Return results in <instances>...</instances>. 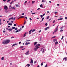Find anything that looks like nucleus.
Wrapping results in <instances>:
<instances>
[{"label": "nucleus", "instance_id": "nucleus-40", "mask_svg": "<svg viewBox=\"0 0 67 67\" xmlns=\"http://www.w3.org/2000/svg\"><path fill=\"white\" fill-rule=\"evenodd\" d=\"M21 43H22V42L21 41H20V42H19V44H21Z\"/></svg>", "mask_w": 67, "mask_h": 67}, {"label": "nucleus", "instance_id": "nucleus-10", "mask_svg": "<svg viewBox=\"0 0 67 67\" xmlns=\"http://www.w3.org/2000/svg\"><path fill=\"white\" fill-rule=\"evenodd\" d=\"M32 29L31 30L29 31V34H30L31 33H32Z\"/></svg>", "mask_w": 67, "mask_h": 67}, {"label": "nucleus", "instance_id": "nucleus-4", "mask_svg": "<svg viewBox=\"0 0 67 67\" xmlns=\"http://www.w3.org/2000/svg\"><path fill=\"white\" fill-rule=\"evenodd\" d=\"M4 9L5 10H7L8 9V7H7V6H4Z\"/></svg>", "mask_w": 67, "mask_h": 67}, {"label": "nucleus", "instance_id": "nucleus-28", "mask_svg": "<svg viewBox=\"0 0 67 67\" xmlns=\"http://www.w3.org/2000/svg\"><path fill=\"white\" fill-rule=\"evenodd\" d=\"M12 9H13V10H15V8L13 7L12 8Z\"/></svg>", "mask_w": 67, "mask_h": 67}, {"label": "nucleus", "instance_id": "nucleus-35", "mask_svg": "<svg viewBox=\"0 0 67 67\" xmlns=\"http://www.w3.org/2000/svg\"><path fill=\"white\" fill-rule=\"evenodd\" d=\"M49 16H48L46 18L47 19H49Z\"/></svg>", "mask_w": 67, "mask_h": 67}, {"label": "nucleus", "instance_id": "nucleus-7", "mask_svg": "<svg viewBox=\"0 0 67 67\" xmlns=\"http://www.w3.org/2000/svg\"><path fill=\"white\" fill-rule=\"evenodd\" d=\"M25 54L26 55H29V51H28L27 52L25 53Z\"/></svg>", "mask_w": 67, "mask_h": 67}, {"label": "nucleus", "instance_id": "nucleus-52", "mask_svg": "<svg viewBox=\"0 0 67 67\" xmlns=\"http://www.w3.org/2000/svg\"><path fill=\"white\" fill-rule=\"evenodd\" d=\"M35 13H32V14H35Z\"/></svg>", "mask_w": 67, "mask_h": 67}, {"label": "nucleus", "instance_id": "nucleus-14", "mask_svg": "<svg viewBox=\"0 0 67 67\" xmlns=\"http://www.w3.org/2000/svg\"><path fill=\"white\" fill-rule=\"evenodd\" d=\"M56 41H57V40L56 39H53V41L54 42H56Z\"/></svg>", "mask_w": 67, "mask_h": 67}, {"label": "nucleus", "instance_id": "nucleus-55", "mask_svg": "<svg viewBox=\"0 0 67 67\" xmlns=\"http://www.w3.org/2000/svg\"><path fill=\"white\" fill-rule=\"evenodd\" d=\"M26 2H27V1H25L24 3L25 4V3H26Z\"/></svg>", "mask_w": 67, "mask_h": 67}, {"label": "nucleus", "instance_id": "nucleus-34", "mask_svg": "<svg viewBox=\"0 0 67 67\" xmlns=\"http://www.w3.org/2000/svg\"><path fill=\"white\" fill-rule=\"evenodd\" d=\"M35 30V29H34L32 31V32H34Z\"/></svg>", "mask_w": 67, "mask_h": 67}, {"label": "nucleus", "instance_id": "nucleus-33", "mask_svg": "<svg viewBox=\"0 0 67 67\" xmlns=\"http://www.w3.org/2000/svg\"><path fill=\"white\" fill-rule=\"evenodd\" d=\"M63 38H64V36H62L61 38V40H63Z\"/></svg>", "mask_w": 67, "mask_h": 67}, {"label": "nucleus", "instance_id": "nucleus-21", "mask_svg": "<svg viewBox=\"0 0 67 67\" xmlns=\"http://www.w3.org/2000/svg\"><path fill=\"white\" fill-rule=\"evenodd\" d=\"M47 23H46L45 24V25H46V26H47Z\"/></svg>", "mask_w": 67, "mask_h": 67}, {"label": "nucleus", "instance_id": "nucleus-43", "mask_svg": "<svg viewBox=\"0 0 67 67\" xmlns=\"http://www.w3.org/2000/svg\"><path fill=\"white\" fill-rule=\"evenodd\" d=\"M21 18H24V17L23 16H21L20 17Z\"/></svg>", "mask_w": 67, "mask_h": 67}, {"label": "nucleus", "instance_id": "nucleus-31", "mask_svg": "<svg viewBox=\"0 0 67 67\" xmlns=\"http://www.w3.org/2000/svg\"><path fill=\"white\" fill-rule=\"evenodd\" d=\"M56 37V36H55L54 37H52V38H55Z\"/></svg>", "mask_w": 67, "mask_h": 67}, {"label": "nucleus", "instance_id": "nucleus-26", "mask_svg": "<svg viewBox=\"0 0 67 67\" xmlns=\"http://www.w3.org/2000/svg\"><path fill=\"white\" fill-rule=\"evenodd\" d=\"M12 29H13V30H14V29H15V27H12Z\"/></svg>", "mask_w": 67, "mask_h": 67}, {"label": "nucleus", "instance_id": "nucleus-19", "mask_svg": "<svg viewBox=\"0 0 67 67\" xmlns=\"http://www.w3.org/2000/svg\"><path fill=\"white\" fill-rule=\"evenodd\" d=\"M58 42L56 41L55 42V45H57V44H58Z\"/></svg>", "mask_w": 67, "mask_h": 67}, {"label": "nucleus", "instance_id": "nucleus-3", "mask_svg": "<svg viewBox=\"0 0 67 67\" xmlns=\"http://www.w3.org/2000/svg\"><path fill=\"white\" fill-rule=\"evenodd\" d=\"M16 18V17H14L13 18V17H12L11 18L9 19L8 20H11V19H13V21H14L15 20V19Z\"/></svg>", "mask_w": 67, "mask_h": 67}, {"label": "nucleus", "instance_id": "nucleus-41", "mask_svg": "<svg viewBox=\"0 0 67 67\" xmlns=\"http://www.w3.org/2000/svg\"><path fill=\"white\" fill-rule=\"evenodd\" d=\"M54 13H55V14H56L57 13V12H54Z\"/></svg>", "mask_w": 67, "mask_h": 67}, {"label": "nucleus", "instance_id": "nucleus-56", "mask_svg": "<svg viewBox=\"0 0 67 67\" xmlns=\"http://www.w3.org/2000/svg\"><path fill=\"white\" fill-rule=\"evenodd\" d=\"M17 29H18V28H17V27L15 28V30H17Z\"/></svg>", "mask_w": 67, "mask_h": 67}, {"label": "nucleus", "instance_id": "nucleus-29", "mask_svg": "<svg viewBox=\"0 0 67 67\" xmlns=\"http://www.w3.org/2000/svg\"><path fill=\"white\" fill-rule=\"evenodd\" d=\"M45 51H42V54H44V53H45Z\"/></svg>", "mask_w": 67, "mask_h": 67}, {"label": "nucleus", "instance_id": "nucleus-37", "mask_svg": "<svg viewBox=\"0 0 67 67\" xmlns=\"http://www.w3.org/2000/svg\"><path fill=\"white\" fill-rule=\"evenodd\" d=\"M13 45L14 46H15V45H18V44L15 43V44H14Z\"/></svg>", "mask_w": 67, "mask_h": 67}, {"label": "nucleus", "instance_id": "nucleus-63", "mask_svg": "<svg viewBox=\"0 0 67 67\" xmlns=\"http://www.w3.org/2000/svg\"><path fill=\"white\" fill-rule=\"evenodd\" d=\"M57 6H59V4H57Z\"/></svg>", "mask_w": 67, "mask_h": 67}, {"label": "nucleus", "instance_id": "nucleus-59", "mask_svg": "<svg viewBox=\"0 0 67 67\" xmlns=\"http://www.w3.org/2000/svg\"><path fill=\"white\" fill-rule=\"evenodd\" d=\"M23 46H21L20 47V48H23Z\"/></svg>", "mask_w": 67, "mask_h": 67}, {"label": "nucleus", "instance_id": "nucleus-51", "mask_svg": "<svg viewBox=\"0 0 67 67\" xmlns=\"http://www.w3.org/2000/svg\"><path fill=\"white\" fill-rule=\"evenodd\" d=\"M29 19L30 20H32V18H29Z\"/></svg>", "mask_w": 67, "mask_h": 67}, {"label": "nucleus", "instance_id": "nucleus-61", "mask_svg": "<svg viewBox=\"0 0 67 67\" xmlns=\"http://www.w3.org/2000/svg\"><path fill=\"white\" fill-rule=\"evenodd\" d=\"M25 23H26V21H25L24 22V24H25Z\"/></svg>", "mask_w": 67, "mask_h": 67}, {"label": "nucleus", "instance_id": "nucleus-1", "mask_svg": "<svg viewBox=\"0 0 67 67\" xmlns=\"http://www.w3.org/2000/svg\"><path fill=\"white\" fill-rule=\"evenodd\" d=\"M10 42V40L7 39L3 41L2 43V44L4 45V44H7L9 43Z\"/></svg>", "mask_w": 67, "mask_h": 67}, {"label": "nucleus", "instance_id": "nucleus-27", "mask_svg": "<svg viewBox=\"0 0 67 67\" xmlns=\"http://www.w3.org/2000/svg\"><path fill=\"white\" fill-rule=\"evenodd\" d=\"M16 7H19V5L18 4V5H16Z\"/></svg>", "mask_w": 67, "mask_h": 67}, {"label": "nucleus", "instance_id": "nucleus-58", "mask_svg": "<svg viewBox=\"0 0 67 67\" xmlns=\"http://www.w3.org/2000/svg\"><path fill=\"white\" fill-rule=\"evenodd\" d=\"M36 63V61H34V63H35H35Z\"/></svg>", "mask_w": 67, "mask_h": 67}, {"label": "nucleus", "instance_id": "nucleus-13", "mask_svg": "<svg viewBox=\"0 0 67 67\" xmlns=\"http://www.w3.org/2000/svg\"><path fill=\"white\" fill-rule=\"evenodd\" d=\"M4 57H3L1 58V60H4Z\"/></svg>", "mask_w": 67, "mask_h": 67}, {"label": "nucleus", "instance_id": "nucleus-20", "mask_svg": "<svg viewBox=\"0 0 67 67\" xmlns=\"http://www.w3.org/2000/svg\"><path fill=\"white\" fill-rule=\"evenodd\" d=\"M46 2V1L45 0H42V2Z\"/></svg>", "mask_w": 67, "mask_h": 67}, {"label": "nucleus", "instance_id": "nucleus-6", "mask_svg": "<svg viewBox=\"0 0 67 67\" xmlns=\"http://www.w3.org/2000/svg\"><path fill=\"white\" fill-rule=\"evenodd\" d=\"M30 60V63H33V59H32L31 58Z\"/></svg>", "mask_w": 67, "mask_h": 67}, {"label": "nucleus", "instance_id": "nucleus-30", "mask_svg": "<svg viewBox=\"0 0 67 67\" xmlns=\"http://www.w3.org/2000/svg\"><path fill=\"white\" fill-rule=\"evenodd\" d=\"M27 66H30V64H27Z\"/></svg>", "mask_w": 67, "mask_h": 67}, {"label": "nucleus", "instance_id": "nucleus-24", "mask_svg": "<svg viewBox=\"0 0 67 67\" xmlns=\"http://www.w3.org/2000/svg\"><path fill=\"white\" fill-rule=\"evenodd\" d=\"M35 2V1H32V4L34 3Z\"/></svg>", "mask_w": 67, "mask_h": 67}, {"label": "nucleus", "instance_id": "nucleus-53", "mask_svg": "<svg viewBox=\"0 0 67 67\" xmlns=\"http://www.w3.org/2000/svg\"><path fill=\"white\" fill-rule=\"evenodd\" d=\"M40 8H38L37 10H40Z\"/></svg>", "mask_w": 67, "mask_h": 67}, {"label": "nucleus", "instance_id": "nucleus-25", "mask_svg": "<svg viewBox=\"0 0 67 67\" xmlns=\"http://www.w3.org/2000/svg\"><path fill=\"white\" fill-rule=\"evenodd\" d=\"M12 28L9 29V31H12Z\"/></svg>", "mask_w": 67, "mask_h": 67}, {"label": "nucleus", "instance_id": "nucleus-11", "mask_svg": "<svg viewBox=\"0 0 67 67\" xmlns=\"http://www.w3.org/2000/svg\"><path fill=\"white\" fill-rule=\"evenodd\" d=\"M34 46H35V45L36 44H37V42H34Z\"/></svg>", "mask_w": 67, "mask_h": 67}, {"label": "nucleus", "instance_id": "nucleus-9", "mask_svg": "<svg viewBox=\"0 0 67 67\" xmlns=\"http://www.w3.org/2000/svg\"><path fill=\"white\" fill-rule=\"evenodd\" d=\"M30 44V42H28V43L27 42H26L25 43V45H29V44Z\"/></svg>", "mask_w": 67, "mask_h": 67}, {"label": "nucleus", "instance_id": "nucleus-38", "mask_svg": "<svg viewBox=\"0 0 67 67\" xmlns=\"http://www.w3.org/2000/svg\"><path fill=\"white\" fill-rule=\"evenodd\" d=\"M18 32H19V31L17 30L15 31V33H18Z\"/></svg>", "mask_w": 67, "mask_h": 67}, {"label": "nucleus", "instance_id": "nucleus-45", "mask_svg": "<svg viewBox=\"0 0 67 67\" xmlns=\"http://www.w3.org/2000/svg\"><path fill=\"white\" fill-rule=\"evenodd\" d=\"M43 16L42 15L40 16H41V18H43Z\"/></svg>", "mask_w": 67, "mask_h": 67}, {"label": "nucleus", "instance_id": "nucleus-8", "mask_svg": "<svg viewBox=\"0 0 67 67\" xmlns=\"http://www.w3.org/2000/svg\"><path fill=\"white\" fill-rule=\"evenodd\" d=\"M63 60H65V61H66L67 60V57H65L63 59Z\"/></svg>", "mask_w": 67, "mask_h": 67}, {"label": "nucleus", "instance_id": "nucleus-42", "mask_svg": "<svg viewBox=\"0 0 67 67\" xmlns=\"http://www.w3.org/2000/svg\"><path fill=\"white\" fill-rule=\"evenodd\" d=\"M60 32H62V31H63V30H60Z\"/></svg>", "mask_w": 67, "mask_h": 67}, {"label": "nucleus", "instance_id": "nucleus-36", "mask_svg": "<svg viewBox=\"0 0 67 67\" xmlns=\"http://www.w3.org/2000/svg\"><path fill=\"white\" fill-rule=\"evenodd\" d=\"M14 38V37H11V38Z\"/></svg>", "mask_w": 67, "mask_h": 67}, {"label": "nucleus", "instance_id": "nucleus-62", "mask_svg": "<svg viewBox=\"0 0 67 67\" xmlns=\"http://www.w3.org/2000/svg\"><path fill=\"white\" fill-rule=\"evenodd\" d=\"M55 21H56L55 20H54V21L53 22V23H54L55 22Z\"/></svg>", "mask_w": 67, "mask_h": 67}, {"label": "nucleus", "instance_id": "nucleus-22", "mask_svg": "<svg viewBox=\"0 0 67 67\" xmlns=\"http://www.w3.org/2000/svg\"><path fill=\"white\" fill-rule=\"evenodd\" d=\"M40 7L41 8H42L43 7V5L42 4H41L40 5Z\"/></svg>", "mask_w": 67, "mask_h": 67}, {"label": "nucleus", "instance_id": "nucleus-49", "mask_svg": "<svg viewBox=\"0 0 67 67\" xmlns=\"http://www.w3.org/2000/svg\"><path fill=\"white\" fill-rule=\"evenodd\" d=\"M5 32H6V31H3V33H5Z\"/></svg>", "mask_w": 67, "mask_h": 67}, {"label": "nucleus", "instance_id": "nucleus-12", "mask_svg": "<svg viewBox=\"0 0 67 67\" xmlns=\"http://www.w3.org/2000/svg\"><path fill=\"white\" fill-rule=\"evenodd\" d=\"M58 26H57L56 29L55 30V32H56L57 31V30H58Z\"/></svg>", "mask_w": 67, "mask_h": 67}, {"label": "nucleus", "instance_id": "nucleus-18", "mask_svg": "<svg viewBox=\"0 0 67 67\" xmlns=\"http://www.w3.org/2000/svg\"><path fill=\"white\" fill-rule=\"evenodd\" d=\"M63 18H61L59 19L58 20V21H59V20H63Z\"/></svg>", "mask_w": 67, "mask_h": 67}, {"label": "nucleus", "instance_id": "nucleus-15", "mask_svg": "<svg viewBox=\"0 0 67 67\" xmlns=\"http://www.w3.org/2000/svg\"><path fill=\"white\" fill-rule=\"evenodd\" d=\"M49 27H47L45 28V30H48V29H49Z\"/></svg>", "mask_w": 67, "mask_h": 67}, {"label": "nucleus", "instance_id": "nucleus-2", "mask_svg": "<svg viewBox=\"0 0 67 67\" xmlns=\"http://www.w3.org/2000/svg\"><path fill=\"white\" fill-rule=\"evenodd\" d=\"M40 44H37L35 47V48L34 49V50L36 51V50H37V49H38L40 47Z\"/></svg>", "mask_w": 67, "mask_h": 67}, {"label": "nucleus", "instance_id": "nucleus-17", "mask_svg": "<svg viewBox=\"0 0 67 67\" xmlns=\"http://www.w3.org/2000/svg\"><path fill=\"white\" fill-rule=\"evenodd\" d=\"M26 33H25L24 35V36H23V37H25V36H26Z\"/></svg>", "mask_w": 67, "mask_h": 67}, {"label": "nucleus", "instance_id": "nucleus-50", "mask_svg": "<svg viewBox=\"0 0 67 67\" xmlns=\"http://www.w3.org/2000/svg\"><path fill=\"white\" fill-rule=\"evenodd\" d=\"M18 32L19 31V32H20V31H21V30L20 29H18Z\"/></svg>", "mask_w": 67, "mask_h": 67}, {"label": "nucleus", "instance_id": "nucleus-57", "mask_svg": "<svg viewBox=\"0 0 67 67\" xmlns=\"http://www.w3.org/2000/svg\"><path fill=\"white\" fill-rule=\"evenodd\" d=\"M45 15V14H44L42 15V16H44Z\"/></svg>", "mask_w": 67, "mask_h": 67}, {"label": "nucleus", "instance_id": "nucleus-44", "mask_svg": "<svg viewBox=\"0 0 67 67\" xmlns=\"http://www.w3.org/2000/svg\"><path fill=\"white\" fill-rule=\"evenodd\" d=\"M45 19V18L43 17L42 19V20H44Z\"/></svg>", "mask_w": 67, "mask_h": 67}, {"label": "nucleus", "instance_id": "nucleus-48", "mask_svg": "<svg viewBox=\"0 0 67 67\" xmlns=\"http://www.w3.org/2000/svg\"><path fill=\"white\" fill-rule=\"evenodd\" d=\"M31 66H33V63H31Z\"/></svg>", "mask_w": 67, "mask_h": 67}, {"label": "nucleus", "instance_id": "nucleus-54", "mask_svg": "<svg viewBox=\"0 0 67 67\" xmlns=\"http://www.w3.org/2000/svg\"><path fill=\"white\" fill-rule=\"evenodd\" d=\"M23 29V28L24 27V26H23L22 27H21Z\"/></svg>", "mask_w": 67, "mask_h": 67}, {"label": "nucleus", "instance_id": "nucleus-23", "mask_svg": "<svg viewBox=\"0 0 67 67\" xmlns=\"http://www.w3.org/2000/svg\"><path fill=\"white\" fill-rule=\"evenodd\" d=\"M41 66H43V62H42L41 63Z\"/></svg>", "mask_w": 67, "mask_h": 67}, {"label": "nucleus", "instance_id": "nucleus-60", "mask_svg": "<svg viewBox=\"0 0 67 67\" xmlns=\"http://www.w3.org/2000/svg\"><path fill=\"white\" fill-rule=\"evenodd\" d=\"M8 28H9V27H10V26H8Z\"/></svg>", "mask_w": 67, "mask_h": 67}, {"label": "nucleus", "instance_id": "nucleus-32", "mask_svg": "<svg viewBox=\"0 0 67 67\" xmlns=\"http://www.w3.org/2000/svg\"><path fill=\"white\" fill-rule=\"evenodd\" d=\"M28 41H30V40H27L25 42H28Z\"/></svg>", "mask_w": 67, "mask_h": 67}, {"label": "nucleus", "instance_id": "nucleus-5", "mask_svg": "<svg viewBox=\"0 0 67 67\" xmlns=\"http://www.w3.org/2000/svg\"><path fill=\"white\" fill-rule=\"evenodd\" d=\"M42 50H43V51H46V49L44 48H42L41 49V51H42Z\"/></svg>", "mask_w": 67, "mask_h": 67}, {"label": "nucleus", "instance_id": "nucleus-39", "mask_svg": "<svg viewBox=\"0 0 67 67\" xmlns=\"http://www.w3.org/2000/svg\"><path fill=\"white\" fill-rule=\"evenodd\" d=\"M11 1V0H8L7 1V2H9V1Z\"/></svg>", "mask_w": 67, "mask_h": 67}, {"label": "nucleus", "instance_id": "nucleus-64", "mask_svg": "<svg viewBox=\"0 0 67 67\" xmlns=\"http://www.w3.org/2000/svg\"><path fill=\"white\" fill-rule=\"evenodd\" d=\"M65 19H67V17H65Z\"/></svg>", "mask_w": 67, "mask_h": 67}, {"label": "nucleus", "instance_id": "nucleus-46", "mask_svg": "<svg viewBox=\"0 0 67 67\" xmlns=\"http://www.w3.org/2000/svg\"><path fill=\"white\" fill-rule=\"evenodd\" d=\"M44 67H47V65L46 64Z\"/></svg>", "mask_w": 67, "mask_h": 67}, {"label": "nucleus", "instance_id": "nucleus-16", "mask_svg": "<svg viewBox=\"0 0 67 67\" xmlns=\"http://www.w3.org/2000/svg\"><path fill=\"white\" fill-rule=\"evenodd\" d=\"M8 25H12V23H8Z\"/></svg>", "mask_w": 67, "mask_h": 67}, {"label": "nucleus", "instance_id": "nucleus-47", "mask_svg": "<svg viewBox=\"0 0 67 67\" xmlns=\"http://www.w3.org/2000/svg\"><path fill=\"white\" fill-rule=\"evenodd\" d=\"M14 25L15 26H16V25L15 24H14Z\"/></svg>", "mask_w": 67, "mask_h": 67}]
</instances>
